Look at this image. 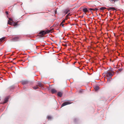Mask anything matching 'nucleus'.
<instances>
[{
	"mask_svg": "<svg viewBox=\"0 0 124 124\" xmlns=\"http://www.w3.org/2000/svg\"><path fill=\"white\" fill-rule=\"evenodd\" d=\"M8 97H6L4 100V101L3 103H7L8 101Z\"/></svg>",
	"mask_w": 124,
	"mask_h": 124,
	"instance_id": "4",
	"label": "nucleus"
},
{
	"mask_svg": "<svg viewBox=\"0 0 124 124\" xmlns=\"http://www.w3.org/2000/svg\"><path fill=\"white\" fill-rule=\"evenodd\" d=\"M51 92L52 93H56L57 91L54 89H51Z\"/></svg>",
	"mask_w": 124,
	"mask_h": 124,
	"instance_id": "5",
	"label": "nucleus"
},
{
	"mask_svg": "<svg viewBox=\"0 0 124 124\" xmlns=\"http://www.w3.org/2000/svg\"><path fill=\"white\" fill-rule=\"evenodd\" d=\"M83 11L85 13L88 12L89 11L87 8H84L83 9Z\"/></svg>",
	"mask_w": 124,
	"mask_h": 124,
	"instance_id": "6",
	"label": "nucleus"
},
{
	"mask_svg": "<svg viewBox=\"0 0 124 124\" xmlns=\"http://www.w3.org/2000/svg\"><path fill=\"white\" fill-rule=\"evenodd\" d=\"M71 103V102L70 101H67L63 103L62 105V107H63Z\"/></svg>",
	"mask_w": 124,
	"mask_h": 124,
	"instance_id": "2",
	"label": "nucleus"
},
{
	"mask_svg": "<svg viewBox=\"0 0 124 124\" xmlns=\"http://www.w3.org/2000/svg\"><path fill=\"white\" fill-rule=\"evenodd\" d=\"M65 20H63L62 21L61 23H62H62H64L65 22Z\"/></svg>",
	"mask_w": 124,
	"mask_h": 124,
	"instance_id": "23",
	"label": "nucleus"
},
{
	"mask_svg": "<svg viewBox=\"0 0 124 124\" xmlns=\"http://www.w3.org/2000/svg\"><path fill=\"white\" fill-rule=\"evenodd\" d=\"M19 39V37H16L13 38V40L14 41H16Z\"/></svg>",
	"mask_w": 124,
	"mask_h": 124,
	"instance_id": "8",
	"label": "nucleus"
},
{
	"mask_svg": "<svg viewBox=\"0 0 124 124\" xmlns=\"http://www.w3.org/2000/svg\"><path fill=\"white\" fill-rule=\"evenodd\" d=\"M51 30H47V31H40L39 33V34H40L42 36H43L45 34L51 32Z\"/></svg>",
	"mask_w": 124,
	"mask_h": 124,
	"instance_id": "1",
	"label": "nucleus"
},
{
	"mask_svg": "<svg viewBox=\"0 0 124 124\" xmlns=\"http://www.w3.org/2000/svg\"><path fill=\"white\" fill-rule=\"evenodd\" d=\"M109 0L110 2H112L114 1V0Z\"/></svg>",
	"mask_w": 124,
	"mask_h": 124,
	"instance_id": "24",
	"label": "nucleus"
},
{
	"mask_svg": "<svg viewBox=\"0 0 124 124\" xmlns=\"http://www.w3.org/2000/svg\"><path fill=\"white\" fill-rule=\"evenodd\" d=\"M89 9L91 11L92 10L93 11H97L98 10V9L96 8L94 9L92 8H89Z\"/></svg>",
	"mask_w": 124,
	"mask_h": 124,
	"instance_id": "9",
	"label": "nucleus"
},
{
	"mask_svg": "<svg viewBox=\"0 0 124 124\" xmlns=\"http://www.w3.org/2000/svg\"><path fill=\"white\" fill-rule=\"evenodd\" d=\"M107 9L108 10H110V8H109L108 9Z\"/></svg>",
	"mask_w": 124,
	"mask_h": 124,
	"instance_id": "29",
	"label": "nucleus"
},
{
	"mask_svg": "<svg viewBox=\"0 0 124 124\" xmlns=\"http://www.w3.org/2000/svg\"><path fill=\"white\" fill-rule=\"evenodd\" d=\"M112 9L113 10H116V9Z\"/></svg>",
	"mask_w": 124,
	"mask_h": 124,
	"instance_id": "30",
	"label": "nucleus"
},
{
	"mask_svg": "<svg viewBox=\"0 0 124 124\" xmlns=\"http://www.w3.org/2000/svg\"><path fill=\"white\" fill-rule=\"evenodd\" d=\"M64 24H63V23H62H62H61L60 25H62V27H64Z\"/></svg>",
	"mask_w": 124,
	"mask_h": 124,
	"instance_id": "22",
	"label": "nucleus"
},
{
	"mask_svg": "<svg viewBox=\"0 0 124 124\" xmlns=\"http://www.w3.org/2000/svg\"><path fill=\"white\" fill-rule=\"evenodd\" d=\"M46 118L48 119H50L52 118V117L50 116H47Z\"/></svg>",
	"mask_w": 124,
	"mask_h": 124,
	"instance_id": "16",
	"label": "nucleus"
},
{
	"mask_svg": "<svg viewBox=\"0 0 124 124\" xmlns=\"http://www.w3.org/2000/svg\"><path fill=\"white\" fill-rule=\"evenodd\" d=\"M106 76L107 77H110L111 78V77L113 76V75L112 73L110 72H107L106 73Z\"/></svg>",
	"mask_w": 124,
	"mask_h": 124,
	"instance_id": "3",
	"label": "nucleus"
},
{
	"mask_svg": "<svg viewBox=\"0 0 124 124\" xmlns=\"http://www.w3.org/2000/svg\"><path fill=\"white\" fill-rule=\"evenodd\" d=\"M8 24H9L10 25H12L13 24V22L12 23L9 21H8Z\"/></svg>",
	"mask_w": 124,
	"mask_h": 124,
	"instance_id": "15",
	"label": "nucleus"
},
{
	"mask_svg": "<svg viewBox=\"0 0 124 124\" xmlns=\"http://www.w3.org/2000/svg\"><path fill=\"white\" fill-rule=\"evenodd\" d=\"M114 0V2H115L117 1L118 0Z\"/></svg>",
	"mask_w": 124,
	"mask_h": 124,
	"instance_id": "27",
	"label": "nucleus"
},
{
	"mask_svg": "<svg viewBox=\"0 0 124 124\" xmlns=\"http://www.w3.org/2000/svg\"><path fill=\"white\" fill-rule=\"evenodd\" d=\"M94 89L95 90H97L99 89V87L98 86H96L95 87Z\"/></svg>",
	"mask_w": 124,
	"mask_h": 124,
	"instance_id": "12",
	"label": "nucleus"
},
{
	"mask_svg": "<svg viewBox=\"0 0 124 124\" xmlns=\"http://www.w3.org/2000/svg\"><path fill=\"white\" fill-rule=\"evenodd\" d=\"M109 8H110V9H116V8L114 7H109Z\"/></svg>",
	"mask_w": 124,
	"mask_h": 124,
	"instance_id": "20",
	"label": "nucleus"
},
{
	"mask_svg": "<svg viewBox=\"0 0 124 124\" xmlns=\"http://www.w3.org/2000/svg\"><path fill=\"white\" fill-rule=\"evenodd\" d=\"M33 88L35 89H36L38 88V87L37 86L34 87H33Z\"/></svg>",
	"mask_w": 124,
	"mask_h": 124,
	"instance_id": "18",
	"label": "nucleus"
},
{
	"mask_svg": "<svg viewBox=\"0 0 124 124\" xmlns=\"http://www.w3.org/2000/svg\"><path fill=\"white\" fill-rule=\"evenodd\" d=\"M38 85L40 87H41L43 86V85L41 82H39L38 84Z\"/></svg>",
	"mask_w": 124,
	"mask_h": 124,
	"instance_id": "14",
	"label": "nucleus"
},
{
	"mask_svg": "<svg viewBox=\"0 0 124 124\" xmlns=\"http://www.w3.org/2000/svg\"><path fill=\"white\" fill-rule=\"evenodd\" d=\"M64 46H67V45L66 44H65L63 45Z\"/></svg>",
	"mask_w": 124,
	"mask_h": 124,
	"instance_id": "28",
	"label": "nucleus"
},
{
	"mask_svg": "<svg viewBox=\"0 0 124 124\" xmlns=\"http://www.w3.org/2000/svg\"><path fill=\"white\" fill-rule=\"evenodd\" d=\"M70 11V10H69L66 9L64 11V12L65 13V14H67Z\"/></svg>",
	"mask_w": 124,
	"mask_h": 124,
	"instance_id": "13",
	"label": "nucleus"
},
{
	"mask_svg": "<svg viewBox=\"0 0 124 124\" xmlns=\"http://www.w3.org/2000/svg\"><path fill=\"white\" fill-rule=\"evenodd\" d=\"M28 83V82L27 81H23L22 82V83L23 85H24Z\"/></svg>",
	"mask_w": 124,
	"mask_h": 124,
	"instance_id": "10",
	"label": "nucleus"
},
{
	"mask_svg": "<svg viewBox=\"0 0 124 124\" xmlns=\"http://www.w3.org/2000/svg\"><path fill=\"white\" fill-rule=\"evenodd\" d=\"M62 93L61 92H59L58 93H57L58 96L60 97H61L62 96Z\"/></svg>",
	"mask_w": 124,
	"mask_h": 124,
	"instance_id": "7",
	"label": "nucleus"
},
{
	"mask_svg": "<svg viewBox=\"0 0 124 124\" xmlns=\"http://www.w3.org/2000/svg\"><path fill=\"white\" fill-rule=\"evenodd\" d=\"M71 15L70 14V13H69L66 16V17H67L69 16H71Z\"/></svg>",
	"mask_w": 124,
	"mask_h": 124,
	"instance_id": "21",
	"label": "nucleus"
},
{
	"mask_svg": "<svg viewBox=\"0 0 124 124\" xmlns=\"http://www.w3.org/2000/svg\"><path fill=\"white\" fill-rule=\"evenodd\" d=\"M9 20H10V21H12V19H11V18H9Z\"/></svg>",
	"mask_w": 124,
	"mask_h": 124,
	"instance_id": "26",
	"label": "nucleus"
},
{
	"mask_svg": "<svg viewBox=\"0 0 124 124\" xmlns=\"http://www.w3.org/2000/svg\"><path fill=\"white\" fill-rule=\"evenodd\" d=\"M5 39V38L3 37L0 39V42L2 41Z\"/></svg>",
	"mask_w": 124,
	"mask_h": 124,
	"instance_id": "19",
	"label": "nucleus"
},
{
	"mask_svg": "<svg viewBox=\"0 0 124 124\" xmlns=\"http://www.w3.org/2000/svg\"><path fill=\"white\" fill-rule=\"evenodd\" d=\"M6 14L7 15H8V11H6L5 12Z\"/></svg>",
	"mask_w": 124,
	"mask_h": 124,
	"instance_id": "25",
	"label": "nucleus"
},
{
	"mask_svg": "<svg viewBox=\"0 0 124 124\" xmlns=\"http://www.w3.org/2000/svg\"><path fill=\"white\" fill-rule=\"evenodd\" d=\"M12 22H13V25L14 26H16L17 25V23L16 22L15 23L13 21H12Z\"/></svg>",
	"mask_w": 124,
	"mask_h": 124,
	"instance_id": "11",
	"label": "nucleus"
},
{
	"mask_svg": "<svg viewBox=\"0 0 124 124\" xmlns=\"http://www.w3.org/2000/svg\"><path fill=\"white\" fill-rule=\"evenodd\" d=\"M106 9V8L104 7H102L100 9L101 10H103L104 9Z\"/></svg>",
	"mask_w": 124,
	"mask_h": 124,
	"instance_id": "17",
	"label": "nucleus"
}]
</instances>
